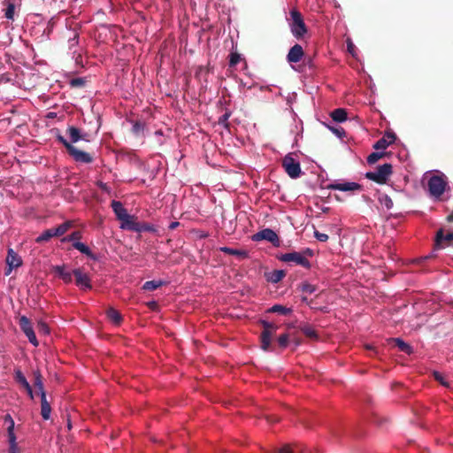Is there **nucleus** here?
<instances>
[{
  "mask_svg": "<svg viewBox=\"0 0 453 453\" xmlns=\"http://www.w3.org/2000/svg\"><path fill=\"white\" fill-rule=\"evenodd\" d=\"M261 325L263 326V331L260 334L261 349L265 351H272L273 350L272 339L276 334L278 326L265 320H261Z\"/></svg>",
  "mask_w": 453,
  "mask_h": 453,
  "instance_id": "1",
  "label": "nucleus"
},
{
  "mask_svg": "<svg viewBox=\"0 0 453 453\" xmlns=\"http://www.w3.org/2000/svg\"><path fill=\"white\" fill-rule=\"evenodd\" d=\"M291 23L290 28L293 35L299 39L307 33V27L303 21V16L299 11L293 9L290 12Z\"/></svg>",
  "mask_w": 453,
  "mask_h": 453,
  "instance_id": "2",
  "label": "nucleus"
},
{
  "mask_svg": "<svg viewBox=\"0 0 453 453\" xmlns=\"http://www.w3.org/2000/svg\"><path fill=\"white\" fill-rule=\"evenodd\" d=\"M391 174L392 165L386 163L378 166L376 171L366 173L365 177L378 184H385Z\"/></svg>",
  "mask_w": 453,
  "mask_h": 453,
  "instance_id": "3",
  "label": "nucleus"
},
{
  "mask_svg": "<svg viewBox=\"0 0 453 453\" xmlns=\"http://www.w3.org/2000/svg\"><path fill=\"white\" fill-rule=\"evenodd\" d=\"M282 167L291 179H296L302 173L300 163L291 154H288L283 157Z\"/></svg>",
  "mask_w": 453,
  "mask_h": 453,
  "instance_id": "4",
  "label": "nucleus"
},
{
  "mask_svg": "<svg viewBox=\"0 0 453 453\" xmlns=\"http://www.w3.org/2000/svg\"><path fill=\"white\" fill-rule=\"evenodd\" d=\"M279 259L285 263H294L307 269L311 267L310 261L301 252L285 253L280 256Z\"/></svg>",
  "mask_w": 453,
  "mask_h": 453,
  "instance_id": "5",
  "label": "nucleus"
},
{
  "mask_svg": "<svg viewBox=\"0 0 453 453\" xmlns=\"http://www.w3.org/2000/svg\"><path fill=\"white\" fill-rule=\"evenodd\" d=\"M447 182L441 176L434 175L428 180V189L434 197H440L445 191Z\"/></svg>",
  "mask_w": 453,
  "mask_h": 453,
  "instance_id": "6",
  "label": "nucleus"
},
{
  "mask_svg": "<svg viewBox=\"0 0 453 453\" xmlns=\"http://www.w3.org/2000/svg\"><path fill=\"white\" fill-rule=\"evenodd\" d=\"M264 240L270 242L275 247H279L280 244L278 234L271 228H265L252 236V241L254 242H260Z\"/></svg>",
  "mask_w": 453,
  "mask_h": 453,
  "instance_id": "7",
  "label": "nucleus"
},
{
  "mask_svg": "<svg viewBox=\"0 0 453 453\" xmlns=\"http://www.w3.org/2000/svg\"><path fill=\"white\" fill-rule=\"evenodd\" d=\"M19 325L22 332L27 337L29 342L32 343L35 347H37L39 342L37 341L31 321L26 316H21L19 320Z\"/></svg>",
  "mask_w": 453,
  "mask_h": 453,
  "instance_id": "8",
  "label": "nucleus"
},
{
  "mask_svg": "<svg viewBox=\"0 0 453 453\" xmlns=\"http://www.w3.org/2000/svg\"><path fill=\"white\" fill-rule=\"evenodd\" d=\"M453 245V231L444 233L442 228L439 229L435 235L434 246L436 249H444Z\"/></svg>",
  "mask_w": 453,
  "mask_h": 453,
  "instance_id": "9",
  "label": "nucleus"
},
{
  "mask_svg": "<svg viewBox=\"0 0 453 453\" xmlns=\"http://www.w3.org/2000/svg\"><path fill=\"white\" fill-rule=\"evenodd\" d=\"M6 264L7 268L5 269L4 274L10 275L13 269L22 265V259L12 249H9L6 257Z\"/></svg>",
  "mask_w": 453,
  "mask_h": 453,
  "instance_id": "10",
  "label": "nucleus"
},
{
  "mask_svg": "<svg viewBox=\"0 0 453 453\" xmlns=\"http://www.w3.org/2000/svg\"><path fill=\"white\" fill-rule=\"evenodd\" d=\"M73 274L75 277V283L78 287L84 289H91L92 285L89 276L85 273L81 268L74 269Z\"/></svg>",
  "mask_w": 453,
  "mask_h": 453,
  "instance_id": "11",
  "label": "nucleus"
},
{
  "mask_svg": "<svg viewBox=\"0 0 453 453\" xmlns=\"http://www.w3.org/2000/svg\"><path fill=\"white\" fill-rule=\"evenodd\" d=\"M396 139V135L394 132L388 131L384 135L379 139L374 144L373 149L376 150H385L389 145L393 144Z\"/></svg>",
  "mask_w": 453,
  "mask_h": 453,
  "instance_id": "12",
  "label": "nucleus"
},
{
  "mask_svg": "<svg viewBox=\"0 0 453 453\" xmlns=\"http://www.w3.org/2000/svg\"><path fill=\"white\" fill-rule=\"evenodd\" d=\"M326 188L331 189V190H340V191L346 192V191L361 190L362 186L357 182H343V183L334 182V183H331V184L327 185Z\"/></svg>",
  "mask_w": 453,
  "mask_h": 453,
  "instance_id": "13",
  "label": "nucleus"
},
{
  "mask_svg": "<svg viewBox=\"0 0 453 453\" xmlns=\"http://www.w3.org/2000/svg\"><path fill=\"white\" fill-rule=\"evenodd\" d=\"M68 154L76 161L84 164H90L93 162V157L85 151L78 150L75 146H73Z\"/></svg>",
  "mask_w": 453,
  "mask_h": 453,
  "instance_id": "14",
  "label": "nucleus"
},
{
  "mask_svg": "<svg viewBox=\"0 0 453 453\" xmlns=\"http://www.w3.org/2000/svg\"><path fill=\"white\" fill-rule=\"evenodd\" d=\"M303 56V50L300 44H295L288 51L287 59L289 63H297Z\"/></svg>",
  "mask_w": 453,
  "mask_h": 453,
  "instance_id": "15",
  "label": "nucleus"
},
{
  "mask_svg": "<svg viewBox=\"0 0 453 453\" xmlns=\"http://www.w3.org/2000/svg\"><path fill=\"white\" fill-rule=\"evenodd\" d=\"M120 221H121L120 227L122 229H127V230L134 231V232L137 231L139 221H137V218L135 216L128 214L124 219H122Z\"/></svg>",
  "mask_w": 453,
  "mask_h": 453,
  "instance_id": "16",
  "label": "nucleus"
},
{
  "mask_svg": "<svg viewBox=\"0 0 453 453\" xmlns=\"http://www.w3.org/2000/svg\"><path fill=\"white\" fill-rule=\"evenodd\" d=\"M67 134H69L71 143L77 142L80 140L88 141L87 134H81V130L73 126L67 128Z\"/></svg>",
  "mask_w": 453,
  "mask_h": 453,
  "instance_id": "17",
  "label": "nucleus"
},
{
  "mask_svg": "<svg viewBox=\"0 0 453 453\" xmlns=\"http://www.w3.org/2000/svg\"><path fill=\"white\" fill-rule=\"evenodd\" d=\"M51 408L50 403L46 399V393L41 395V415L44 420L50 418Z\"/></svg>",
  "mask_w": 453,
  "mask_h": 453,
  "instance_id": "18",
  "label": "nucleus"
},
{
  "mask_svg": "<svg viewBox=\"0 0 453 453\" xmlns=\"http://www.w3.org/2000/svg\"><path fill=\"white\" fill-rule=\"evenodd\" d=\"M111 206L119 220H121L122 219L128 215L127 210L124 208L121 202L113 200L111 201Z\"/></svg>",
  "mask_w": 453,
  "mask_h": 453,
  "instance_id": "19",
  "label": "nucleus"
},
{
  "mask_svg": "<svg viewBox=\"0 0 453 453\" xmlns=\"http://www.w3.org/2000/svg\"><path fill=\"white\" fill-rule=\"evenodd\" d=\"M15 380L19 384H20L27 390L29 396L33 399L34 394H33L32 388L29 385L28 381L27 380L26 377L23 375V373L20 371H16Z\"/></svg>",
  "mask_w": 453,
  "mask_h": 453,
  "instance_id": "20",
  "label": "nucleus"
},
{
  "mask_svg": "<svg viewBox=\"0 0 453 453\" xmlns=\"http://www.w3.org/2000/svg\"><path fill=\"white\" fill-rule=\"evenodd\" d=\"M390 342L393 343L394 346L397 347L400 351L406 354H411L413 352L412 347L400 338H391Z\"/></svg>",
  "mask_w": 453,
  "mask_h": 453,
  "instance_id": "21",
  "label": "nucleus"
},
{
  "mask_svg": "<svg viewBox=\"0 0 453 453\" xmlns=\"http://www.w3.org/2000/svg\"><path fill=\"white\" fill-rule=\"evenodd\" d=\"M219 250L227 255L236 256L241 259L247 258L249 257L248 251L244 250H236L229 247H220Z\"/></svg>",
  "mask_w": 453,
  "mask_h": 453,
  "instance_id": "22",
  "label": "nucleus"
},
{
  "mask_svg": "<svg viewBox=\"0 0 453 453\" xmlns=\"http://www.w3.org/2000/svg\"><path fill=\"white\" fill-rule=\"evenodd\" d=\"M53 271L60 277L65 283H70L73 280V273L65 271L64 265H56L53 267Z\"/></svg>",
  "mask_w": 453,
  "mask_h": 453,
  "instance_id": "23",
  "label": "nucleus"
},
{
  "mask_svg": "<svg viewBox=\"0 0 453 453\" xmlns=\"http://www.w3.org/2000/svg\"><path fill=\"white\" fill-rule=\"evenodd\" d=\"M298 328L300 329V331L308 338L310 339H312V340H318L319 339V335H318V333L316 332V330L313 328V326H311V325L305 323V324H301Z\"/></svg>",
  "mask_w": 453,
  "mask_h": 453,
  "instance_id": "24",
  "label": "nucleus"
},
{
  "mask_svg": "<svg viewBox=\"0 0 453 453\" xmlns=\"http://www.w3.org/2000/svg\"><path fill=\"white\" fill-rule=\"evenodd\" d=\"M73 247L76 250H78L81 253L86 255L87 257L96 260V257L95 256L94 253H92V251L90 250V249L86 245L84 244L83 242H74L73 243Z\"/></svg>",
  "mask_w": 453,
  "mask_h": 453,
  "instance_id": "25",
  "label": "nucleus"
},
{
  "mask_svg": "<svg viewBox=\"0 0 453 453\" xmlns=\"http://www.w3.org/2000/svg\"><path fill=\"white\" fill-rule=\"evenodd\" d=\"M106 315L109 320L115 325H119L123 320L121 314L114 308H109L106 311Z\"/></svg>",
  "mask_w": 453,
  "mask_h": 453,
  "instance_id": "26",
  "label": "nucleus"
},
{
  "mask_svg": "<svg viewBox=\"0 0 453 453\" xmlns=\"http://www.w3.org/2000/svg\"><path fill=\"white\" fill-rule=\"evenodd\" d=\"M330 116L336 122H343L347 119V111L343 108H338L334 110Z\"/></svg>",
  "mask_w": 453,
  "mask_h": 453,
  "instance_id": "27",
  "label": "nucleus"
},
{
  "mask_svg": "<svg viewBox=\"0 0 453 453\" xmlns=\"http://www.w3.org/2000/svg\"><path fill=\"white\" fill-rule=\"evenodd\" d=\"M56 236V233L54 231V228H49L47 230H45L44 232L42 233V234H40L35 242L37 243H42V242H48L50 241L52 237H55Z\"/></svg>",
  "mask_w": 453,
  "mask_h": 453,
  "instance_id": "28",
  "label": "nucleus"
},
{
  "mask_svg": "<svg viewBox=\"0 0 453 453\" xmlns=\"http://www.w3.org/2000/svg\"><path fill=\"white\" fill-rule=\"evenodd\" d=\"M8 442H9V453H20V449L18 447L16 441V435L10 429V435H8Z\"/></svg>",
  "mask_w": 453,
  "mask_h": 453,
  "instance_id": "29",
  "label": "nucleus"
},
{
  "mask_svg": "<svg viewBox=\"0 0 453 453\" xmlns=\"http://www.w3.org/2000/svg\"><path fill=\"white\" fill-rule=\"evenodd\" d=\"M268 312L279 313L286 316L292 313V309L281 304H274L270 309H268Z\"/></svg>",
  "mask_w": 453,
  "mask_h": 453,
  "instance_id": "30",
  "label": "nucleus"
},
{
  "mask_svg": "<svg viewBox=\"0 0 453 453\" xmlns=\"http://www.w3.org/2000/svg\"><path fill=\"white\" fill-rule=\"evenodd\" d=\"M286 275V273L284 270H274L272 273H270L268 276V280L272 283H278L280 282Z\"/></svg>",
  "mask_w": 453,
  "mask_h": 453,
  "instance_id": "31",
  "label": "nucleus"
},
{
  "mask_svg": "<svg viewBox=\"0 0 453 453\" xmlns=\"http://www.w3.org/2000/svg\"><path fill=\"white\" fill-rule=\"evenodd\" d=\"M34 386L39 390L40 395H42V393H45L43 388V382H42V376L39 371L34 372Z\"/></svg>",
  "mask_w": 453,
  "mask_h": 453,
  "instance_id": "32",
  "label": "nucleus"
},
{
  "mask_svg": "<svg viewBox=\"0 0 453 453\" xmlns=\"http://www.w3.org/2000/svg\"><path fill=\"white\" fill-rule=\"evenodd\" d=\"M163 284L164 282L162 280H149L143 284L142 289L147 291H154L157 289L159 287H161Z\"/></svg>",
  "mask_w": 453,
  "mask_h": 453,
  "instance_id": "33",
  "label": "nucleus"
},
{
  "mask_svg": "<svg viewBox=\"0 0 453 453\" xmlns=\"http://www.w3.org/2000/svg\"><path fill=\"white\" fill-rule=\"evenodd\" d=\"M71 226H72V222L71 221H65V222L62 223L61 225H59L58 226L53 227L54 231L56 233V236L63 235L64 234H65L69 230V228Z\"/></svg>",
  "mask_w": 453,
  "mask_h": 453,
  "instance_id": "34",
  "label": "nucleus"
},
{
  "mask_svg": "<svg viewBox=\"0 0 453 453\" xmlns=\"http://www.w3.org/2000/svg\"><path fill=\"white\" fill-rule=\"evenodd\" d=\"M277 343L280 349H284L289 343V334H282L277 338Z\"/></svg>",
  "mask_w": 453,
  "mask_h": 453,
  "instance_id": "35",
  "label": "nucleus"
},
{
  "mask_svg": "<svg viewBox=\"0 0 453 453\" xmlns=\"http://www.w3.org/2000/svg\"><path fill=\"white\" fill-rule=\"evenodd\" d=\"M298 288L303 292V293H309V294H312L313 292L316 291L317 288L316 286L314 285H311L310 284L309 282H302L299 286H298Z\"/></svg>",
  "mask_w": 453,
  "mask_h": 453,
  "instance_id": "36",
  "label": "nucleus"
},
{
  "mask_svg": "<svg viewBox=\"0 0 453 453\" xmlns=\"http://www.w3.org/2000/svg\"><path fill=\"white\" fill-rule=\"evenodd\" d=\"M385 153L383 152H372L367 157V163L370 165L375 164L379 159L383 157Z\"/></svg>",
  "mask_w": 453,
  "mask_h": 453,
  "instance_id": "37",
  "label": "nucleus"
},
{
  "mask_svg": "<svg viewBox=\"0 0 453 453\" xmlns=\"http://www.w3.org/2000/svg\"><path fill=\"white\" fill-rule=\"evenodd\" d=\"M230 116H231V111H226V112L222 116L219 117L218 123L219 125L223 126L224 127L228 128L229 127L228 119L230 118Z\"/></svg>",
  "mask_w": 453,
  "mask_h": 453,
  "instance_id": "38",
  "label": "nucleus"
},
{
  "mask_svg": "<svg viewBox=\"0 0 453 453\" xmlns=\"http://www.w3.org/2000/svg\"><path fill=\"white\" fill-rule=\"evenodd\" d=\"M81 238V233L80 231H74L71 234L62 239V242H79Z\"/></svg>",
  "mask_w": 453,
  "mask_h": 453,
  "instance_id": "39",
  "label": "nucleus"
},
{
  "mask_svg": "<svg viewBox=\"0 0 453 453\" xmlns=\"http://www.w3.org/2000/svg\"><path fill=\"white\" fill-rule=\"evenodd\" d=\"M143 130H144V124L143 123H142L140 121L134 122L133 127H132V132L135 135L142 134H143Z\"/></svg>",
  "mask_w": 453,
  "mask_h": 453,
  "instance_id": "40",
  "label": "nucleus"
},
{
  "mask_svg": "<svg viewBox=\"0 0 453 453\" xmlns=\"http://www.w3.org/2000/svg\"><path fill=\"white\" fill-rule=\"evenodd\" d=\"M142 232H155V227L150 224L139 222L136 233Z\"/></svg>",
  "mask_w": 453,
  "mask_h": 453,
  "instance_id": "41",
  "label": "nucleus"
},
{
  "mask_svg": "<svg viewBox=\"0 0 453 453\" xmlns=\"http://www.w3.org/2000/svg\"><path fill=\"white\" fill-rule=\"evenodd\" d=\"M433 376H434V380L436 381H438L441 385H442L446 388L449 387V382L445 380V378L443 377V375L441 372L434 371L433 372Z\"/></svg>",
  "mask_w": 453,
  "mask_h": 453,
  "instance_id": "42",
  "label": "nucleus"
},
{
  "mask_svg": "<svg viewBox=\"0 0 453 453\" xmlns=\"http://www.w3.org/2000/svg\"><path fill=\"white\" fill-rule=\"evenodd\" d=\"M241 61V55L237 52H231L229 55V66L234 67Z\"/></svg>",
  "mask_w": 453,
  "mask_h": 453,
  "instance_id": "43",
  "label": "nucleus"
},
{
  "mask_svg": "<svg viewBox=\"0 0 453 453\" xmlns=\"http://www.w3.org/2000/svg\"><path fill=\"white\" fill-rule=\"evenodd\" d=\"M14 12H15V5L12 3H9L7 5V8L5 9L4 16L8 19H14Z\"/></svg>",
  "mask_w": 453,
  "mask_h": 453,
  "instance_id": "44",
  "label": "nucleus"
},
{
  "mask_svg": "<svg viewBox=\"0 0 453 453\" xmlns=\"http://www.w3.org/2000/svg\"><path fill=\"white\" fill-rule=\"evenodd\" d=\"M36 328L39 334H48L50 333V327L44 321L40 320L37 323Z\"/></svg>",
  "mask_w": 453,
  "mask_h": 453,
  "instance_id": "45",
  "label": "nucleus"
},
{
  "mask_svg": "<svg viewBox=\"0 0 453 453\" xmlns=\"http://www.w3.org/2000/svg\"><path fill=\"white\" fill-rule=\"evenodd\" d=\"M85 85V80L83 78H73L70 81V86L72 88L83 87Z\"/></svg>",
  "mask_w": 453,
  "mask_h": 453,
  "instance_id": "46",
  "label": "nucleus"
},
{
  "mask_svg": "<svg viewBox=\"0 0 453 453\" xmlns=\"http://www.w3.org/2000/svg\"><path fill=\"white\" fill-rule=\"evenodd\" d=\"M57 140L65 146L67 152H69L70 150L73 147V145L71 142H69L66 139H65L60 134L57 136Z\"/></svg>",
  "mask_w": 453,
  "mask_h": 453,
  "instance_id": "47",
  "label": "nucleus"
},
{
  "mask_svg": "<svg viewBox=\"0 0 453 453\" xmlns=\"http://www.w3.org/2000/svg\"><path fill=\"white\" fill-rule=\"evenodd\" d=\"M4 420L6 422H9V426L7 428V435H10V429H12V432L14 433V420L12 419V416L10 414L5 415Z\"/></svg>",
  "mask_w": 453,
  "mask_h": 453,
  "instance_id": "48",
  "label": "nucleus"
},
{
  "mask_svg": "<svg viewBox=\"0 0 453 453\" xmlns=\"http://www.w3.org/2000/svg\"><path fill=\"white\" fill-rule=\"evenodd\" d=\"M278 453H296V447L292 448L290 445H284L277 450Z\"/></svg>",
  "mask_w": 453,
  "mask_h": 453,
  "instance_id": "49",
  "label": "nucleus"
},
{
  "mask_svg": "<svg viewBox=\"0 0 453 453\" xmlns=\"http://www.w3.org/2000/svg\"><path fill=\"white\" fill-rule=\"evenodd\" d=\"M314 237L319 241V242H326L328 240V235L326 234H324V233H320L319 231L318 230H315L314 231Z\"/></svg>",
  "mask_w": 453,
  "mask_h": 453,
  "instance_id": "50",
  "label": "nucleus"
},
{
  "mask_svg": "<svg viewBox=\"0 0 453 453\" xmlns=\"http://www.w3.org/2000/svg\"><path fill=\"white\" fill-rule=\"evenodd\" d=\"M346 43H347L348 51L354 57L356 54V47H355L352 40L350 38H348L346 40Z\"/></svg>",
  "mask_w": 453,
  "mask_h": 453,
  "instance_id": "51",
  "label": "nucleus"
},
{
  "mask_svg": "<svg viewBox=\"0 0 453 453\" xmlns=\"http://www.w3.org/2000/svg\"><path fill=\"white\" fill-rule=\"evenodd\" d=\"M393 204L394 203L392 199L386 196L384 198V205L387 207V209H391L393 207Z\"/></svg>",
  "mask_w": 453,
  "mask_h": 453,
  "instance_id": "52",
  "label": "nucleus"
},
{
  "mask_svg": "<svg viewBox=\"0 0 453 453\" xmlns=\"http://www.w3.org/2000/svg\"><path fill=\"white\" fill-rule=\"evenodd\" d=\"M265 418L269 423H275L279 421V418L273 415H269L266 416Z\"/></svg>",
  "mask_w": 453,
  "mask_h": 453,
  "instance_id": "53",
  "label": "nucleus"
},
{
  "mask_svg": "<svg viewBox=\"0 0 453 453\" xmlns=\"http://www.w3.org/2000/svg\"><path fill=\"white\" fill-rule=\"evenodd\" d=\"M301 253H302L304 257H305V256H309V257H312V256H313V251H312L311 249H309V248L305 249V250H304L303 252H301Z\"/></svg>",
  "mask_w": 453,
  "mask_h": 453,
  "instance_id": "54",
  "label": "nucleus"
},
{
  "mask_svg": "<svg viewBox=\"0 0 453 453\" xmlns=\"http://www.w3.org/2000/svg\"><path fill=\"white\" fill-rule=\"evenodd\" d=\"M180 226V222L179 221H173L170 225H169V229L170 230H173L175 229L177 226Z\"/></svg>",
  "mask_w": 453,
  "mask_h": 453,
  "instance_id": "55",
  "label": "nucleus"
},
{
  "mask_svg": "<svg viewBox=\"0 0 453 453\" xmlns=\"http://www.w3.org/2000/svg\"><path fill=\"white\" fill-rule=\"evenodd\" d=\"M302 302L306 303L311 308H313L311 305L312 300H309L306 296H302Z\"/></svg>",
  "mask_w": 453,
  "mask_h": 453,
  "instance_id": "56",
  "label": "nucleus"
},
{
  "mask_svg": "<svg viewBox=\"0 0 453 453\" xmlns=\"http://www.w3.org/2000/svg\"><path fill=\"white\" fill-rule=\"evenodd\" d=\"M70 42H72V45L73 44H77L78 43V35L75 34L73 38L70 39Z\"/></svg>",
  "mask_w": 453,
  "mask_h": 453,
  "instance_id": "57",
  "label": "nucleus"
},
{
  "mask_svg": "<svg viewBox=\"0 0 453 453\" xmlns=\"http://www.w3.org/2000/svg\"><path fill=\"white\" fill-rule=\"evenodd\" d=\"M98 186L104 190L107 189V185L105 183L100 182L98 183Z\"/></svg>",
  "mask_w": 453,
  "mask_h": 453,
  "instance_id": "58",
  "label": "nucleus"
},
{
  "mask_svg": "<svg viewBox=\"0 0 453 453\" xmlns=\"http://www.w3.org/2000/svg\"><path fill=\"white\" fill-rule=\"evenodd\" d=\"M449 222H453V212L447 217Z\"/></svg>",
  "mask_w": 453,
  "mask_h": 453,
  "instance_id": "59",
  "label": "nucleus"
},
{
  "mask_svg": "<svg viewBox=\"0 0 453 453\" xmlns=\"http://www.w3.org/2000/svg\"><path fill=\"white\" fill-rule=\"evenodd\" d=\"M335 133L341 136L342 133L344 134V130L342 128L341 131H339L338 129L335 130Z\"/></svg>",
  "mask_w": 453,
  "mask_h": 453,
  "instance_id": "60",
  "label": "nucleus"
},
{
  "mask_svg": "<svg viewBox=\"0 0 453 453\" xmlns=\"http://www.w3.org/2000/svg\"><path fill=\"white\" fill-rule=\"evenodd\" d=\"M301 342L299 340H296V345H299Z\"/></svg>",
  "mask_w": 453,
  "mask_h": 453,
  "instance_id": "61",
  "label": "nucleus"
}]
</instances>
